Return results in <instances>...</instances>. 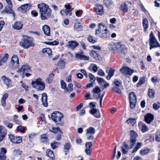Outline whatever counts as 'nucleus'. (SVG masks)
Instances as JSON below:
<instances>
[{"label": "nucleus", "instance_id": "de8ad7c7", "mask_svg": "<svg viewBox=\"0 0 160 160\" xmlns=\"http://www.w3.org/2000/svg\"><path fill=\"white\" fill-rule=\"evenodd\" d=\"M73 84L70 83L68 85V88H67L66 92H67L70 93L72 92L73 90Z\"/></svg>", "mask_w": 160, "mask_h": 160}, {"label": "nucleus", "instance_id": "1a4fd4ad", "mask_svg": "<svg viewBox=\"0 0 160 160\" xmlns=\"http://www.w3.org/2000/svg\"><path fill=\"white\" fill-rule=\"evenodd\" d=\"M129 97L130 108L133 109L135 107L137 102V98L135 94L133 92H131L129 93Z\"/></svg>", "mask_w": 160, "mask_h": 160}, {"label": "nucleus", "instance_id": "39448f33", "mask_svg": "<svg viewBox=\"0 0 160 160\" xmlns=\"http://www.w3.org/2000/svg\"><path fill=\"white\" fill-rule=\"evenodd\" d=\"M20 46L24 48H28L29 47L34 46L32 38L30 37L25 36L20 42Z\"/></svg>", "mask_w": 160, "mask_h": 160}, {"label": "nucleus", "instance_id": "4be33fe9", "mask_svg": "<svg viewBox=\"0 0 160 160\" xmlns=\"http://www.w3.org/2000/svg\"><path fill=\"white\" fill-rule=\"evenodd\" d=\"M23 26L22 22L21 21H18L14 23L12 26L13 28L15 29L20 30L22 28Z\"/></svg>", "mask_w": 160, "mask_h": 160}, {"label": "nucleus", "instance_id": "9b49d317", "mask_svg": "<svg viewBox=\"0 0 160 160\" xmlns=\"http://www.w3.org/2000/svg\"><path fill=\"white\" fill-rule=\"evenodd\" d=\"M137 133L133 130L131 131V139L130 140V149L132 148L133 146L135 145L136 141Z\"/></svg>", "mask_w": 160, "mask_h": 160}, {"label": "nucleus", "instance_id": "2eb2a0df", "mask_svg": "<svg viewBox=\"0 0 160 160\" xmlns=\"http://www.w3.org/2000/svg\"><path fill=\"white\" fill-rule=\"evenodd\" d=\"M153 115L150 113H148L144 116V120L145 122L148 124H150L154 119Z\"/></svg>", "mask_w": 160, "mask_h": 160}, {"label": "nucleus", "instance_id": "bf43d9fd", "mask_svg": "<svg viewBox=\"0 0 160 160\" xmlns=\"http://www.w3.org/2000/svg\"><path fill=\"white\" fill-rule=\"evenodd\" d=\"M160 103L158 102V103H154L153 105V108L156 110H157L160 108Z\"/></svg>", "mask_w": 160, "mask_h": 160}, {"label": "nucleus", "instance_id": "393cba45", "mask_svg": "<svg viewBox=\"0 0 160 160\" xmlns=\"http://www.w3.org/2000/svg\"><path fill=\"white\" fill-rule=\"evenodd\" d=\"M60 13L63 17L65 16H70L72 14V12L70 10L64 9L61 10Z\"/></svg>", "mask_w": 160, "mask_h": 160}, {"label": "nucleus", "instance_id": "cd10ccee", "mask_svg": "<svg viewBox=\"0 0 160 160\" xmlns=\"http://www.w3.org/2000/svg\"><path fill=\"white\" fill-rule=\"evenodd\" d=\"M12 6H6L5 9L3 10L2 13H11L12 12Z\"/></svg>", "mask_w": 160, "mask_h": 160}, {"label": "nucleus", "instance_id": "13d9d810", "mask_svg": "<svg viewBox=\"0 0 160 160\" xmlns=\"http://www.w3.org/2000/svg\"><path fill=\"white\" fill-rule=\"evenodd\" d=\"M89 77L90 79V82L92 83L94 82L95 80L94 76L92 74L90 73L89 74Z\"/></svg>", "mask_w": 160, "mask_h": 160}, {"label": "nucleus", "instance_id": "58836bf2", "mask_svg": "<svg viewBox=\"0 0 160 160\" xmlns=\"http://www.w3.org/2000/svg\"><path fill=\"white\" fill-rule=\"evenodd\" d=\"M114 72L115 70L110 69L108 73V75L106 77L108 80H110L111 78L113 76Z\"/></svg>", "mask_w": 160, "mask_h": 160}, {"label": "nucleus", "instance_id": "864d4df0", "mask_svg": "<svg viewBox=\"0 0 160 160\" xmlns=\"http://www.w3.org/2000/svg\"><path fill=\"white\" fill-rule=\"evenodd\" d=\"M135 119L133 118H130L128 120H127L126 122L128 124H132L133 125V124L135 123Z\"/></svg>", "mask_w": 160, "mask_h": 160}, {"label": "nucleus", "instance_id": "473e14b6", "mask_svg": "<svg viewBox=\"0 0 160 160\" xmlns=\"http://www.w3.org/2000/svg\"><path fill=\"white\" fill-rule=\"evenodd\" d=\"M46 155L48 157L52 158L54 157V154L53 151L49 149H48L46 151Z\"/></svg>", "mask_w": 160, "mask_h": 160}, {"label": "nucleus", "instance_id": "20e7f679", "mask_svg": "<svg viewBox=\"0 0 160 160\" xmlns=\"http://www.w3.org/2000/svg\"><path fill=\"white\" fill-rule=\"evenodd\" d=\"M51 117L52 119L57 124L63 126L64 122L61 120V119L63 118L62 113L58 111L54 112L52 113Z\"/></svg>", "mask_w": 160, "mask_h": 160}, {"label": "nucleus", "instance_id": "f257e3e1", "mask_svg": "<svg viewBox=\"0 0 160 160\" xmlns=\"http://www.w3.org/2000/svg\"><path fill=\"white\" fill-rule=\"evenodd\" d=\"M39 9V14L42 20H45L50 18L51 15V11L48 5L42 3L37 5Z\"/></svg>", "mask_w": 160, "mask_h": 160}, {"label": "nucleus", "instance_id": "603ef678", "mask_svg": "<svg viewBox=\"0 0 160 160\" xmlns=\"http://www.w3.org/2000/svg\"><path fill=\"white\" fill-rule=\"evenodd\" d=\"M42 51L43 52H46L48 55H50L52 53V51L50 48H44L42 49Z\"/></svg>", "mask_w": 160, "mask_h": 160}, {"label": "nucleus", "instance_id": "052dcab7", "mask_svg": "<svg viewBox=\"0 0 160 160\" xmlns=\"http://www.w3.org/2000/svg\"><path fill=\"white\" fill-rule=\"evenodd\" d=\"M22 152L19 149H15L13 151V154L14 155H20Z\"/></svg>", "mask_w": 160, "mask_h": 160}, {"label": "nucleus", "instance_id": "09e8293b", "mask_svg": "<svg viewBox=\"0 0 160 160\" xmlns=\"http://www.w3.org/2000/svg\"><path fill=\"white\" fill-rule=\"evenodd\" d=\"M88 40L89 42L94 43L97 42V40L96 38H93L92 36H89L88 38Z\"/></svg>", "mask_w": 160, "mask_h": 160}, {"label": "nucleus", "instance_id": "4468645a", "mask_svg": "<svg viewBox=\"0 0 160 160\" xmlns=\"http://www.w3.org/2000/svg\"><path fill=\"white\" fill-rule=\"evenodd\" d=\"M95 6L96 7V11L97 14L99 15H102L104 13L103 6L99 4H96Z\"/></svg>", "mask_w": 160, "mask_h": 160}, {"label": "nucleus", "instance_id": "b1692460", "mask_svg": "<svg viewBox=\"0 0 160 160\" xmlns=\"http://www.w3.org/2000/svg\"><path fill=\"white\" fill-rule=\"evenodd\" d=\"M95 132V129L94 128L91 127L86 129V135H94Z\"/></svg>", "mask_w": 160, "mask_h": 160}, {"label": "nucleus", "instance_id": "c03bdc74", "mask_svg": "<svg viewBox=\"0 0 160 160\" xmlns=\"http://www.w3.org/2000/svg\"><path fill=\"white\" fill-rule=\"evenodd\" d=\"M50 131L54 133L61 132V131L60 129L58 128L57 127H52V130H50Z\"/></svg>", "mask_w": 160, "mask_h": 160}, {"label": "nucleus", "instance_id": "a878e982", "mask_svg": "<svg viewBox=\"0 0 160 160\" xmlns=\"http://www.w3.org/2000/svg\"><path fill=\"white\" fill-rule=\"evenodd\" d=\"M122 151L124 154H126L129 149L128 145L125 142H123V146L122 147Z\"/></svg>", "mask_w": 160, "mask_h": 160}, {"label": "nucleus", "instance_id": "2f4dec72", "mask_svg": "<svg viewBox=\"0 0 160 160\" xmlns=\"http://www.w3.org/2000/svg\"><path fill=\"white\" fill-rule=\"evenodd\" d=\"M2 79L4 83L7 86L9 87L11 85L10 80L6 78L4 76L2 77Z\"/></svg>", "mask_w": 160, "mask_h": 160}, {"label": "nucleus", "instance_id": "338daca9", "mask_svg": "<svg viewBox=\"0 0 160 160\" xmlns=\"http://www.w3.org/2000/svg\"><path fill=\"white\" fill-rule=\"evenodd\" d=\"M92 69L94 72H96L98 69L97 66L95 64H93Z\"/></svg>", "mask_w": 160, "mask_h": 160}, {"label": "nucleus", "instance_id": "f3484780", "mask_svg": "<svg viewBox=\"0 0 160 160\" xmlns=\"http://www.w3.org/2000/svg\"><path fill=\"white\" fill-rule=\"evenodd\" d=\"M138 125L139 128L142 132L144 133L148 131V127L144 123L142 122H139Z\"/></svg>", "mask_w": 160, "mask_h": 160}, {"label": "nucleus", "instance_id": "dca6fc26", "mask_svg": "<svg viewBox=\"0 0 160 160\" xmlns=\"http://www.w3.org/2000/svg\"><path fill=\"white\" fill-rule=\"evenodd\" d=\"M78 45L77 42L75 41H71L68 42L67 47L68 48L73 50Z\"/></svg>", "mask_w": 160, "mask_h": 160}, {"label": "nucleus", "instance_id": "412c9836", "mask_svg": "<svg viewBox=\"0 0 160 160\" xmlns=\"http://www.w3.org/2000/svg\"><path fill=\"white\" fill-rule=\"evenodd\" d=\"M75 57L77 59L84 60H88L89 59V57L79 53L75 54Z\"/></svg>", "mask_w": 160, "mask_h": 160}, {"label": "nucleus", "instance_id": "5fc2aeb1", "mask_svg": "<svg viewBox=\"0 0 160 160\" xmlns=\"http://www.w3.org/2000/svg\"><path fill=\"white\" fill-rule=\"evenodd\" d=\"M101 91V89L99 87L96 86L93 89V92L95 93H98Z\"/></svg>", "mask_w": 160, "mask_h": 160}, {"label": "nucleus", "instance_id": "a18cd8bd", "mask_svg": "<svg viewBox=\"0 0 160 160\" xmlns=\"http://www.w3.org/2000/svg\"><path fill=\"white\" fill-rule=\"evenodd\" d=\"M60 84L61 88L64 89L65 92H66L67 87L66 83L63 80H61L60 81Z\"/></svg>", "mask_w": 160, "mask_h": 160}, {"label": "nucleus", "instance_id": "7c9ffc66", "mask_svg": "<svg viewBox=\"0 0 160 160\" xmlns=\"http://www.w3.org/2000/svg\"><path fill=\"white\" fill-rule=\"evenodd\" d=\"M30 70V68L29 66L27 64L22 66L20 70L23 73L28 72Z\"/></svg>", "mask_w": 160, "mask_h": 160}, {"label": "nucleus", "instance_id": "49530a36", "mask_svg": "<svg viewBox=\"0 0 160 160\" xmlns=\"http://www.w3.org/2000/svg\"><path fill=\"white\" fill-rule=\"evenodd\" d=\"M17 132H20L22 133H24L25 131V128L22 126L20 125L18 126L16 129Z\"/></svg>", "mask_w": 160, "mask_h": 160}, {"label": "nucleus", "instance_id": "c85d7f7f", "mask_svg": "<svg viewBox=\"0 0 160 160\" xmlns=\"http://www.w3.org/2000/svg\"><path fill=\"white\" fill-rule=\"evenodd\" d=\"M142 26L145 31H146L148 27V21L147 18H144L142 21Z\"/></svg>", "mask_w": 160, "mask_h": 160}, {"label": "nucleus", "instance_id": "6e6552de", "mask_svg": "<svg viewBox=\"0 0 160 160\" xmlns=\"http://www.w3.org/2000/svg\"><path fill=\"white\" fill-rule=\"evenodd\" d=\"M19 65V59L18 57L15 55H13L12 57L11 61L10 62V67L12 68H14L18 67Z\"/></svg>", "mask_w": 160, "mask_h": 160}, {"label": "nucleus", "instance_id": "72a5a7b5", "mask_svg": "<svg viewBox=\"0 0 160 160\" xmlns=\"http://www.w3.org/2000/svg\"><path fill=\"white\" fill-rule=\"evenodd\" d=\"M120 10L125 12H128V7L125 3H121V4Z\"/></svg>", "mask_w": 160, "mask_h": 160}, {"label": "nucleus", "instance_id": "8fccbe9b", "mask_svg": "<svg viewBox=\"0 0 160 160\" xmlns=\"http://www.w3.org/2000/svg\"><path fill=\"white\" fill-rule=\"evenodd\" d=\"M59 145V143L56 142H53L51 143V146L53 149H54L58 147Z\"/></svg>", "mask_w": 160, "mask_h": 160}, {"label": "nucleus", "instance_id": "423d86ee", "mask_svg": "<svg viewBox=\"0 0 160 160\" xmlns=\"http://www.w3.org/2000/svg\"><path fill=\"white\" fill-rule=\"evenodd\" d=\"M150 49L152 48L160 47V45L157 41L153 32H151L149 35Z\"/></svg>", "mask_w": 160, "mask_h": 160}, {"label": "nucleus", "instance_id": "5701e85b", "mask_svg": "<svg viewBox=\"0 0 160 160\" xmlns=\"http://www.w3.org/2000/svg\"><path fill=\"white\" fill-rule=\"evenodd\" d=\"M42 100L43 105L45 107L48 106L47 95L46 93H44L42 94Z\"/></svg>", "mask_w": 160, "mask_h": 160}, {"label": "nucleus", "instance_id": "9d476101", "mask_svg": "<svg viewBox=\"0 0 160 160\" xmlns=\"http://www.w3.org/2000/svg\"><path fill=\"white\" fill-rule=\"evenodd\" d=\"M8 138L11 141L14 143H21L22 140L21 137L18 136H15L14 135L10 134L8 135Z\"/></svg>", "mask_w": 160, "mask_h": 160}, {"label": "nucleus", "instance_id": "79ce46f5", "mask_svg": "<svg viewBox=\"0 0 160 160\" xmlns=\"http://www.w3.org/2000/svg\"><path fill=\"white\" fill-rule=\"evenodd\" d=\"M41 141L42 142H46L48 141V137L46 134H43L41 136Z\"/></svg>", "mask_w": 160, "mask_h": 160}, {"label": "nucleus", "instance_id": "f03ea898", "mask_svg": "<svg viewBox=\"0 0 160 160\" xmlns=\"http://www.w3.org/2000/svg\"><path fill=\"white\" fill-rule=\"evenodd\" d=\"M98 29H96L95 34L98 35L102 38L105 39L110 37V33L107 29V27L103 23L98 24Z\"/></svg>", "mask_w": 160, "mask_h": 160}, {"label": "nucleus", "instance_id": "6ab92c4d", "mask_svg": "<svg viewBox=\"0 0 160 160\" xmlns=\"http://www.w3.org/2000/svg\"><path fill=\"white\" fill-rule=\"evenodd\" d=\"M92 143L91 142H89L86 143V149L85 150L86 153L89 155H90L92 150Z\"/></svg>", "mask_w": 160, "mask_h": 160}, {"label": "nucleus", "instance_id": "aec40b11", "mask_svg": "<svg viewBox=\"0 0 160 160\" xmlns=\"http://www.w3.org/2000/svg\"><path fill=\"white\" fill-rule=\"evenodd\" d=\"M6 149L3 148H2L0 151V160H6V156L5 154L7 152Z\"/></svg>", "mask_w": 160, "mask_h": 160}, {"label": "nucleus", "instance_id": "a19ab883", "mask_svg": "<svg viewBox=\"0 0 160 160\" xmlns=\"http://www.w3.org/2000/svg\"><path fill=\"white\" fill-rule=\"evenodd\" d=\"M112 90L118 94H121V91L118 87H113L112 88Z\"/></svg>", "mask_w": 160, "mask_h": 160}, {"label": "nucleus", "instance_id": "e433bc0d", "mask_svg": "<svg viewBox=\"0 0 160 160\" xmlns=\"http://www.w3.org/2000/svg\"><path fill=\"white\" fill-rule=\"evenodd\" d=\"M90 55L92 57L96 59H97L99 56V54L94 50L91 51Z\"/></svg>", "mask_w": 160, "mask_h": 160}, {"label": "nucleus", "instance_id": "c756f323", "mask_svg": "<svg viewBox=\"0 0 160 160\" xmlns=\"http://www.w3.org/2000/svg\"><path fill=\"white\" fill-rule=\"evenodd\" d=\"M30 8V6L28 4H26L24 5H22L19 8V9L24 11L28 10Z\"/></svg>", "mask_w": 160, "mask_h": 160}, {"label": "nucleus", "instance_id": "4c0bfd02", "mask_svg": "<svg viewBox=\"0 0 160 160\" xmlns=\"http://www.w3.org/2000/svg\"><path fill=\"white\" fill-rule=\"evenodd\" d=\"M142 144L141 142H138L135 147L133 148V151L132 152V153L137 151L139 148L141 147Z\"/></svg>", "mask_w": 160, "mask_h": 160}, {"label": "nucleus", "instance_id": "0eeeda50", "mask_svg": "<svg viewBox=\"0 0 160 160\" xmlns=\"http://www.w3.org/2000/svg\"><path fill=\"white\" fill-rule=\"evenodd\" d=\"M124 45H120L119 44H116L114 42H112L109 45V48L110 50L114 52L116 51H120L122 53L123 52Z\"/></svg>", "mask_w": 160, "mask_h": 160}, {"label": "nucleus", "instance_id": "0e129e2a", "mask_svg": "<svg viewBox=\"0 0 160 160\" xmlns=\"http://www.w3.org/2000/svg\"><path fill=\"white\" fill-rule=\"evenodd\" d=\"M97 79L99 83H106V81L104 79L102 78L97 77Z\"/></svg>", "mask_w": 160, "mask_h": 160}, {"label": "nucleus", "instance_id": "f704fd0d", "mask_svg": "<svg viewBox=\"0 0 160 160\" xmlns=\"http://www.w3.org/2000/svg\"><path fill=\"white\" fill-rule=\"evenodd\" d=\"M54 75V74L53 73H50L48 77L46 79V82L48 83H51L53 80V77Z\"/></svg>", "mask_w": 160, "mask_h": 160}, {"label": "nucleus", "instance_id": "ea45409f", "mask_svg": "<svg viewBox=\"0 0 160 160\" xmlns=\"http://www.w3.org/2000/svg\"><path fill=\"white\" fill-rule=\"evenodd\" d=\"M155 92L152 89H149L148 90V95L151 98H153Z\"/></svg>", "mask_w": 160, "mask_h": 160}, {"label": "nucleus", "instance_id": "f8f14e48", "mask_svg": "<svg viewBox=\"0 0 160 160\" xmlns=\"http://www.w3.org/2000/svg\"><path fill=\"white\" fill-rule=\"evenodd\" d=\"M120 71L125 76L128 74L131 75L133 72V70L128 67L125 66L122 67L120 69Z\"/></svg>", "mask_w": 160, "mask_h": 160}, {"label": "nucleus", "instance_id": "69168bd1", "mask_svg": "<svg viewBox=\"0 0 160 160\" xmlns=\"http://www.w3.org/2000/svg\"><path fill=\"white\" fill-rule=\"evenodd\" d=\"M98 74L101 76H104L105 75V73L104 71L102 69H99L98 72Z\"/></svg>", "mask_w": 160, "mask_h": 160}, {"label": "nucleus", "instance_id": "e2e57ef3", "mask_svg": "<svg viewBox=\"0 0 160 160\" xmlns=\"http://www.w3.org/2000/svg\"><path fill=\"white\" fill-rule=\"evenodd\" d=\"M114 82L116 86L119 87L121 84V82L120 80H118V79H116L115 80Z\"/></svg>", "mask_w": 160, "mask_h": 160}, {"label": "nucleus", "instance_id": "6e6d98bb", "mask_svg": "<svg viewBox=\"0 0 160 160\" xmlns=\"http://www.w3.org/2000/svg\"><path fill=\"white\" fill-rule=\"evenodd\" d=\"M149 149H146L141 150L140 152L142 155H145L148 154L149 152Z\"/></svg>", "mask_w": 160, "mask_h": 160}, {"label": "nucleus", "instance_id": "37998d69", "mask_svg": "<svg viewBox=\"0 0 160 160\" xmlns=\"http://www.w3.org/2000/svg\"><path fill=\"white\" fill-rule=\"evenodd\" d=\"M104 3L107 7H109L113 3L112 0H104Z\"/></svg>", "mask_w": 160, "mask_h": 160}, {"label": "nucleus", "instance_id": "a211bd4d", "mask_svg": "<svg viewBox=\"0 0 160 160\" xmlns=\"http://www.w3.org/2000/svg\"><path fill=\"white\" fill-rule=\"evenodd\" d=\"M89 112L96 118H100V113L98 109L93 108Z\"/></svg>", "mask_w": 160, "mask_h": 160}, {"label": "nucleus", "instance_id": "3c124183", "mask_svg": "<svg viewBox=\"0 0 160 160\" xmlns=\"http://www.w3.org/2000/svg\"><path fill=\"white\" fill-rule=\"evenodd\" d=\"M145 82V78H140L139 80V82L137 84V87H138L141 84H144Z\"/></svg>", "mask_w": 160, "mask_h": 160}, {"label": "nucleus", "instance_id": "ddd939ff", "mask_svg": "<svg viewBox=\"0 0 160 160\" xmlns=\"http://www.w3.org/2000/svg\"><path fill=\"white\" fill-rule=\"evenodd\" d=\"M7 134V131L5 128L2 126H0V142L2 141Z\"/></svg>", "mask_w": 160, "mask_h": 160}, {"label": "nucleus", "instance_id": "bb28decb", "mask_svg": "<svg viewBox=\"0 0 160 160\" xmlns=\"http://www.w3.org/2000/svg\"><path fill=\"white\" fill-rule=\"evenodd\" d=\"M45 34L47 36L50 34V29L49 27L47 25H44L42 28Z\"/></svg>", "mask_w": 160, "mask_h": 160}, {"label": "nucleus", "instance_id": "680f3d73", "mask_svg": "<svg viewBox=\"0 0 160 160\" xmlns=\"http://www.w3.org/2000/svg\"><path fill=\"white\" fill-rule=\"evenodd\" d=\"M155 140L158 142H160V132H157L155 138Z\"/></svg>", "mask_w": 160, "mask_h": 160}, {"label": "nucleus", "instance_id": "c9c22d12", "mask_svg": "<svg viewBox=\"0 0 160 160\" xmlns=\"http://www.w3.org/2000/svg\"><path fill=\"white\" fill-rule=\"evenodd\" d=\"M8 58V55L6 54L0 60V66L2 65L3 64L6 62Z\"/></svg>", "mask_w": 160, "mask_h": 160}, {"label": "nucleus", "instance_id": "4d7b16f0", "mask_svg": "<svg viewBox=\"0 0 160 160\" xmlns=\"http://www.w3.org/2000/svg\"><path fill=\"white\" fill-rule=\"evenodd\" d=\"M70 148V144L69 143H66L64 145V150L65 152L68 151Z\"/></svg>", "mask_w": 160, "mask_h": 160}, {"label": "nucleus", "instance_id": "7ed1b4c3", "mask_svg": "<svg viewBox=\"0 0 160 160\" xmlns=\"http://www.w3.org/2000/svg\"><path fill=\"white\" fill-rule=\"evenodd\" d=\"M32 84L33 88L38 91H42L45 88V83L41 78H38L32 81Z\"/></svg>", "mask_w": 160, "mask_h": 160}, {"label": "nucleus", "instance_id": "774afa93", "mask_svg": "<svg viewBox=\"0 0 160 160\" xmlns=\"http://www.w3.org/2000/svg\"><path fill=\"white\" fill-rule=\"evenodd\" d=\"M94 135H86L87 137V139L89 140H92L94 139V137L93 136Z\"/></svg>", "mask_w": 160, "mask_h": 160}]
</instances>
